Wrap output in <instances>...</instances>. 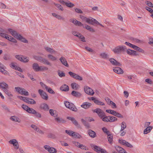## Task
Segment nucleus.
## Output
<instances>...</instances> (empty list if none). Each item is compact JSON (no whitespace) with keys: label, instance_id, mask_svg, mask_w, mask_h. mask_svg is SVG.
I'll list each match as a JSON object with an SVG mask.
<instances>
[{"label":"nucleus","instance_id":"nucleus-29","mask_svg":"<svg viewBox=\"0 0 153 153\" xmlns=\"http://www.w3.org/2000/svg\"><path fill=\"white\" fill-rule=\"evenodd\" d=\"M116 149L119 153H127L124 149L119 146L117 147Z\"/></svg>","mask_w":153,"mask_h":153},{"label":"nucleus","instance_id":"nucleus-57","mask_svg":"<svg viewBox=\"0 0 153 153\" xmlns=\"http://www.w3.org/2000/svg\"><path fill=\"white\" fill-rule=\"evenodd\" d=\"M105 115V113L102 111L100 112V113L98 115L99 117L100 118L102 119Z\"/></svg>","mask_w":153,"mask_h":153},{"label":"nucleus","instance_id":"nucleus-61","mask_svg":"<svg viewBox=\"0 0 153 153\" xmlns=\"http://www.w3.org/2000/svg\"><path fill=\"white\" fill-rule=\"evenodd\" d=\"M78 148L85 150H88L86 148V147L85 145H84L82 144H81L80 143Z\"/></svg>","mask_w":153,"mask_h":153},{"label":"nucleus","instance_id":"nucleus-47","mask_svg":"<svg viewBox=\"0 0 153 153\" xmlns=\"http://www.w3.org/2000/svg\"><path fill=\"white\" fill-rule=\"evenodd\" d=\"M78 37L81 39V41L83 42H86L85 37L83 35H82L81 33L79 34V36Z\"/></svg>","mask_w":153,"mask_h":153},{"label":"nucleus","instance_id":"nucleus-42","mask_svg":"<svg viewBox=\"0 0 153 153\" xmlns=\"http://www.w3.org/2000/svg\"><path fill=\"white\" fill-rule=\"evenodd\" d=\"M68 74L70 75L72 77L74 78L75 79H76L77 74L74 73H73L72 72L69 71L68 72Z\"/></svg>","mask_w":153,"mask_h":153},{"label":"nucleus","instance_id":"nucleus-60","mask_svg":"<svg viewBox=\"0 0 153 153\" xmlns=\"http://www.w3.org/2000/svg\"><path fill=\"white\" fill-rule=\"evenodd\" d=\"M22 56L20 55H16L15 56L16 58L21 62V61H22V60L23 58H22Z\"/></svg>","mask_w":153,"mask_h":153},{"label":"nucleus","instance_id":"nucleus-37","mask_svg":"<svg viewBox=\"0 0 153 153\" xmlns=\"http://www.w3.org/2000/svg\"><path fill=\"white\" fill-rule=\"evenodd\" d=\"M33 114H34V116L36 117L38 119L41 118L42 117L41 114L39 112H37L36 111Z\"/></svg>","mask_w":153,"mask_h":153},{"label":"nucleus","instance_id":"nucleus-49","mask_svg":"<svg viewBox=\"0 0 153 153\" xmlns=\"http://www.w3.org/2000/svg\"><path fill=\"white\" fill-rule=\"evenodd\" d=\"M0 36L6 39L9 38L8 35L2 33H0Z\"/></svg>","mask_w":153,"mask_h":153},{"label":"nucleus","instance_id":"nucleus-46","mask_svg":"<svg viewBox=\"0 0 153 153\" xmlns=\"http://www.w3.org/2000/svg\"><path fill=\"white\" fill-rule=\"evenodd\" d=\"M114 116L120 118H123V116L120 113L115 111L114 115Z\"/></svg>","mask_w":153,"mask_h":153},{"label":"nucleus","instance_id":"nucleus-33","mask_svg":"<svg viewBox=\"0 0 153 153\" xmlns=\"http://www.w3.org/2000/svg\"><path fill=\"white\" fill-rule=\"evenodd\" d=\"M27 100L26 101V102H27L29 104H34L36 103L35 101L33 99L27 98Z\"/></svg>","mask_w":153,"mask_h":153},{"label":"nucleus","instance_id":"nucleus-48","mask_svg":"<svg viewBox=\"0 0 153 153\" xmlns=\"http://www.w3.org/2000/svg\"><path fill=\"white\" fill-rule=\"evenodd\" d=\"M28 109H27V112L29 113H31L32 114H33L35 111V110H34L33 108H28Z\"/></svg>","mask_w":153,"mask_h":153},{"label":"nucleus","instance_id":"nucleus-2","mask_svg":"<svg viewBox=\"0 0 153 153\" xmlns=\"http://www.w3.org/2000/svg\"><path fill=\"white\" fill-rule=\"evenodd\" d=\"M126 49V47L125 46L119 45L115 47L112 51L115 53L118 54L125 52Z\"/></svg>","mask_w":153,"mask_h":153},{"label":"nucleus","instance_id":"nucleus-1","mask_svg":"<svg viewBox=\"0 0 153 153\" xmlns=\"http://www.w3.org/2000/svg\"><path fill=\"white\" fill-rule=\"evenodd\" d=\"M8 31L14 37L21 40L24 43H27L28 42L27 40L22 36L21 35L17 33L16 31L10 28L8 29Z\"/></svg>","mask_w":153,"mask_h":153},{"label":"nucleus","instance_id":"nucleus-64","mask_svg":"<svg viewBox=\"0 0 153 153\" xmlns=\"http://www.w3.org/2000/svg\"><path fill=\"white\" fill-rule=\"evenodd\" d=\"M146 9L151 13L153 12V10L149 7L146 6Z\"/></svg>","mask_w":153,"mask_h":153},{"label":"nucleus","instance_id":"nucleus-21","mask_svg":"<svg viewBox=\"0 0 153 153\" xmlns=\"http://www.w3.org/2000/svg\"><path fill=\"white\" fill-rule=\"evenodd\" d=\"M61 63L65 66L67 67H68V64L65 58L63 57H61L59 59Z\"/></svg>","mask_w":153,"mask_h":153},{"label":"nucleus","instance_id":"nucleus-44","mask_svg":"<svg viewBox=\"0 0 153 153\" xmlns=\"http://www.w3.org/2000/svg\"><path fill=\"white\" fill-rule=\"evenodd\" d=\"M73 135L72 137H74L76 138H80L82 137L81 136L79 133H75L74 132Z\"/></svg>","mask_w":153,"mask_h":153},{"label":"nucleus","instance_id":"nucleus-27","mask_svg":"<svg viewBox=\"0 0 153 153\" xmlns=\"http://www.w3.org/2000/svg\"><path fill=\"white\" fill-rule=\"evenodd\" d=\"M152 129V127L151 126H149L145 129L143 131L144 134H146L150 132Z\"/></svg>","mask_w":153,"mask_h":153},{"label":"nucleus","instance_id":"nucleus-15","mask_svg":"<svg viewBox=\"0 0 153 153\" xmlns=\"http://www.w3.org/2000/svg\"><path fill=\"white\" fill-rule=\"evenodd\" d=\"M113 70L115 73L119 74H122L123 73V70L119 67L113 68Z\"/></svg>","mask_w":153,"mask_h":153},{"label":"nucleus","instance_id":"nucleus-32","mask_svg":"<svg viewBox=\"0 0 153 153\" xmlns=\"http://www.w3.org/2000/svg\"><path fill=\"white\" fill-rule=\"evenodd\" d=\"M81 122L84 124L86 128H90V126L89 123L84 119H82Z\"/></svg>","mask_w":153,"mask_h":153},{"label":"nucleus","instance_id":"nucleus-20","mask_svg":"<svg viewBox=\"0 0 153 153\" xmlns=\"http://www.w3.org/2000/svg\"><path fill=\"white\" fill-rule=\"evenodd\" d=\"M71 94L73 96L76 97H80L82 94L81 93L75 91H73L71 93Z\"/></svg>","mask_w":153,"mask_h":153},{"label":"nucleus","instance_id":"nucleus-45","mask_svg":"<svg viewBox=\"0 0 153 153\" xmlns=\"http://www.w3.org/2000/svg\"><path fill=\"white\" fill-rule=\"evenodd\" d=\"M92 111L96 113H97L98 115L100 113V112H101L102 110L99 108H97L93 110Z\"/></svg>","mask_w":153,"mask_h":153},{"label":"nucleus","instance_id":"nucleus-50","mask_svg":"<svg viewBox=\"0 0 153 153\" xmlns=\"http://www.w3.org/2000/svg\"><path fill=\"white\" fill-rule=\"evenodd\" d=\"M17 97L21 100H22L25 102H26V101L27 100V97H25L21 96H18Z\"/></svg>","mask_w":153,"mask_h":153},{"label":"nucleus","instance_id":"nucleus-43","mask_svg":"<svg viewBox=\"0 0 153 153\" xmlns=\"http://www.w3.org/2000/svg\"><path fill=\"white\" fill-rule=\"evenodd\" d=\"M94 103L97 105H105V103L103 102L99 101V100L96 99V100L94 101Z\"/></svg>","mask_w":153,"mask_h":153},{"label":"nucleus","instance_id":"nucleus-41","mask_svg":"<svg viewBox=\"0 0 153 153\" xmlns=\"http://www.w3.org/2000/svg\"><path fill=\"white\" fill-rule=\"evenodd\" d=\"M4 59L5 60H10L11 58L9 54H5L3 56Z\"/></svg>","mask_w":153,"mask_h":153},{"label":"nucleus","instance_id":"nucleus-36","mask_svg":"<svg viewBox=\"0 0 153 153\" xmlns=\"http://www.w3.org/2000/svg\"><path fill=\"white\" fill-rule=\"evenodd\" d=\"M48 57L50 60L53 61H55L57 59V58L56 57L51 54L48 55Z\"/></svg>","mask_w":153,"mask_h":153},{"label":"nucleus","instance_id":"nucleus-55","mask_svg":"<svg viewBox=\"0 0 153 153\" xmlns=\"http://www.w3.org/2000/svg\"><path fill=\"white\" fill-rule=\"evenodd\" d=\"M48 68L45 67L40 66V71H44L48 70Z\"/></svg>","mask_w":153,"mask_h":153},{"label":"nucleus","instance_id":"nucleus-23","mask_svg":"<svg viewBox=\"0 0 153 153\" xmlns=\"http://www.w3.org/2000/svg\"><path fill=\"white\" fill-rule=\"evenodd\" d=\"M0 87L3 89V91L8 88V85L4 82L0 83Z\"/></svg>","mask_w":153,"mask_h":153},{"label":"nucleus","instance_id":"nucleus-22","mask_svg":"<svg viewBox=\"0 0 153 153\" xmlns=\"http://www.w3.org/2000/svg\"><path fill=\"white\" fill-rule=\"evenodd\" d=\"M89 135L92 138H94L96 136V133L91 130L89 129L88 131Z\"/></svg>","mask_w":153,"mask_h":153},{"label":"nucleus","instance_id":"nucleus-53","mask_svg":"<svg viewBox=\"0 0 153 153\" xmlns=\"http://www.w3.org/2000/svg\"><path fill=\"white\" fill-rule=\"evenodd\" d=\"M4 91L8 96L10 97L13 96V95L10 92H9V91L8 90V89H5V90Z\"/></svg>","mask_w":153,"mask_h":153},{"label":"nucleus","instance_id":"nucleus-3","mask_svg":"<svg viewBox=\"0 0 153 153\" xmlns=\"http://www.w3.org/2000/svg\"><path fill=\"white\" fill-rule=\"evenodd\" d=\"M64 104L66 108L69 109L73 111L76 112L77 109L75 106L72 103H70L68 101H66Z\"/></svg>","mask_w":153,"mask_h":153},{"label":"nucleus","instance_id":"nucleus-17","mask_svg":"<svg viewBox=\"0 0 153 153\" xmlns=\"http://www.w3.org/2000/svg\"><path fill=\"white\" fill-rule=\"evenodd\" d=\"M39 108L40 109L45 111H48L49 109L48 105L45 103H42L40 105Z\"/></svg>","mask_w":153,"mask_h":153},{"label":"nucleus","instance_id":"nucleus-18","mask_svg":"<svg viewBox=\"0 0 153 153\" xmlns=\"http://www.w3.org/2000/svg\"><path fill=\"white\" fill-rule=\"evenodd\" d=\"M70 22H72L76 25L81 26L83 25V24H82L79 21L76 19H70Z\"/></svg>","mask_w":153,"mask_h":153},{"label":"nucleus","instance_id":"nucleus-12","mask_svg":"<svg viewBox=\"0 0 153 153\" xmlns=\"http://www.w3.org/2000/svg\"><path fill=\"white\" fill-rule=\"evenodd\" d=\"M92 105L91 103L86 102H83L82 105H81V106L85 109H88Z\"/></svg>","mask_w":153,"mask_h":153},{"label":"nucleus","instance_id":"nucleus-5","mask_svg":"<svg viewBox=\"0 0 153 153\" xmlns=\"http://www.w3.org/2000/svg\"><path fill=\"white\" fill-rule=\"evenodd\" d=\"M86 22L92 25H93L94 23H95L97 25H100L102 27H104V26H103L102 25L100 24L96 19H94L91 17H90L89 18H87V20H86Z\"/></svg>","mask_w":153,"mask_h":153},{"label":"nucleus","instance_id":"nucleus-51","mask_svg":"<svg viewBox=\"0 0 153 153\" xmlns=\"http://www.w3.org/2000/svg\"><path fill=\"white\" fill-rule=\"evenodd\" d=\"M16 64V63L12 62L10 64V66L11 68L14 69H16V68L17 67L16 65H15V64Z\"/></svg>","mask_w":153,"mask_h":153},{"label":"nucleus","instance_id":"nucleus-24","mask_svg":"<svg viewBox=\"0 0 153 153\" xmlns=\"http://www.w3.org/2000/svg\"><path fill=\"white\" fill-rule=\"evenodd\" d=\"M41 60L40 61L41 62L43 63L45 65H49L51 66V64L46 59L43 58L42 57L41 58Z\"/></svg>","mask_w":153,"mask_h":153},{"label":"nucleus","instance_id":"nucleus-39","mask_svg":"<svg viewBox=\"0 0 153 153\" xmlns=\"http://www.w3.org/2000/svg\"><path fill=\"white\" fill-rule=\"evenodd\" d=\"M45 49L47 51L50 53H54L55 52V51L53 49L48 47H45Z\"/></svg>","mask_w":153,"mask_h":153},{"label":"nucleus","instance_id":"nucleus-19","mask_svg":"<svg viewBox=\"0 0 153 153\" xmlns=\"http://www.w3.org/2000/svg\"><path fill=\"white\" fill-rule=\"evenodd\" d=\"M40 66L37 63H34L32 65V68L35 71H40Z\"/></svg>","mask_w":153,"mask_h":153},{"label":"nucleus","instance_id":"nucleus-31","mask_svg":"<svg viewBox=\"0 0 153 153\" xmlns=\"http://www.w3.org/2000/svg\"><path fill=\"white\" fill-rule=\"evenodd\" d=\"M55 120L59 123H63L66 122L65 120L59 117L56 118Z\"/></svg>","mask_w":153,"mask_h":153},{"label":"nucleus","instance_id":"nucleus-25","mask_svg":"<svg viewBox=\"0 0 153 153\" xmlns=\"http://www.w3.org/2000/svg\"><path fill=\"white\" fill-rule=\"evenodd\" d=\"M71 86L72 89L74 90H77L80 88L79 85L76 83H71Z\"/></svg>","mask_w":153,"mask_h":153},{"label":"nucleus","instance_id":"nucleus-35","mask_svg":"<svg viewBox=\"0 0 153 153\" xmlns=\"http://www.w3.org/2000/svg\"><path fill=\"white\" fill-rule=\"evenodd\" d=\"M120 131H123L126 127V124L125 122L123 121L122 123Z\"/></svg>","mask_w":153,"mask_h":153},{"label":"nucleus","instance_id":"nucleus-30","mask_svg":"<svg viewBox=\"0 0 153 153\" xmlns=\"http://www.w3.org/2000/svg\"><path fill=\"white\" fill-rule=\"evenodd\" d=\"M101 57L104 59H108L109 58V55L105 53H103L100 54Z\"/></svg>","mask_w":153,"mask_h":153},{"label":"nucleus","instance_id":"nucleus-9","mask_svg":"<svg viewBox=\"0 0 153 153\" xmlns=\"http://www.w3.org/2000/svg\"><path fill=\"white\" fill-rule=\"evenodd\" d=\"M126 52L128 54L131 56H137L139 55V53L137 52L134 50H131L130 49H127V48Z\"/></svg>","mask_w":153,"mask_h":153},{"label":"nucleus","instance_id":"nucleus-13","mask_svg":"<svg viewBox=\"0 0 153 153\" xmlns=\"http://www.w3.org/2000/svg\"><path fill=\"white\" fill-rule=\"evenodd\" d=\"M67 119L71 120L72 122L76 126H77L79 128L80 127L79 125L78 124L77 122L75 120L74 118L71 117H67Z\"/></svg>","mask_w":153,"mask_h":153},{"label":"nucleus","instance_id":"nucleus-58","mask_svg":"<svg viewBox=\"0 0 153 153\" xmlns=\"http://www.w3.org/2000/svg\"><path fill=\"white\" fill-rule=\"evenodd\" d=\"M55 5L56 7L59 10L63 11V8L61 5L59 4H55Z\"/></svg>","mask_w":153,"mask_h":153},{"label":"nucleus","instance_id":"nucleus-4","mask_svg":"<svg viewBox=\"0 0 153 153\" xmlns=\"http://www.w3.org/2000/svg\"><path fill=\"white\" fill-rule=\"evenodd\" d=\"M15 88L16 91L22 95L26 96L29 95L28 92L24 88L19 87H16Z\"/></svg>","mask_w":153,"mask_h":153},{"label":"nucleus","instance_id":"nucleus-38","mask_svg":"<svg viewBox=\"0 0 153 153\" xmlns=\"http://www.w3.org/2000/svg\"><path fill=\"white\" fill-rule=\"evenodd\" d=\"M46 89L47 91L50 94H54L55 92L50 87L48 86L46 87Z\"/></svg>","mask_w":153,"mask_h":153},{"label":"nucleus","instance_id":"nucleus-62","mask_svg":"<svg viewBox=\"0 0 153 153\" xmlns=\"http://www.w3.org/2000/svg\"><path fill=\"white\" fill-rule=\"evenodd\" d=\"M72 33L73 35L77 37H78L79 34H80L79 33L75 31H72Z\"/></svg>","mask_w":153,"mask_h":153},{"label":"nucleus","instance_id":"nucleus-14","mask_svg":"<svg viewBox=\"0 0 153 153\" xmlns=\"http://www.w3.org/2000/svg\"><path fill=\"white\" fill-rule=\"evenodd\" d=\"M60 3L65 4L67 6L69 7H72L74 6V4L71 3L70 1H68L66 2L65 1H60Z\"/></svg>","mask_w":153,"mask_h":153},{"label":"nucleus","instance_id":"nucleus-40","mask_svg":"<svg viewBox=\"0 0 153 153\" xmlns=\"http://www.w3.org/2000/svg\"><path fill=\"white\" fill-rule=\"evenodd\" d=\"M57 72L58 74L60 77H62L65 76V73L60 70H58Z\"/></svg>","mask_w":153,"mask_h":153},{"label":"nucleus","instance_id":"nucleus-26","mask_svg":"<svg viewBox=\"0 0 153 153\" xmlns=\"http://www.w3.org/2000/svg\"><path fill=\"white\" fill-rule=\"evenodd\" d=\"M60 89L62 91H69V88L68 85L64 84L60 87Z\"/></svg>","mask_w":153,"mask_h":153},{"label":"nucleus","instance_id":"nucleus-10","mask_svg":"<svg viewBox=\"0 0 153 153\" xmlns=\"http://www.w3.org/2000/svg\"><path fill=\"white\" fill-rule=\"evenodd\" d=\"M38 92L42 99L46 100H48V97L45 92H44L41 89H39L38 90Z\"/></svg>","mask_w":153,"mask_h":153},{"label":"nucleus","instance_id":"nucleus-63","mask_svg":"<svg viewBox=\"0 0 153 153\" xmlns=\"http://www.w3.org/2000/svg\"><path fill=\"white\" fill-rule=\"evenodd\" d=\"M33 58L35 59L38 61L40 62V61L41 60V58H42V57L39 56H33Z\"/></svg>","mask_w":153,"mask_h":153},{"label":"nucleus","instance_id":"nucleus-28","mask_svg":"<svg viewBox=\"0 0 153 153\" xmlns=\"http://www.w3.org/2000/svg\"><path fill=\"white\" fill-rule=\"evenodd\" d=\"M10 119L13 121L20 123L21 120L18 117L16 116H13L10 117Z\"/></svg>","mask_w":153,"mask_h":153},{"label":"nucleus","instance_id":"nucleus-16","mask_svg":"<svg viewBox=\"0 0 153 153\" xmlns=\"http://www.w3.org/2000/svg\"><path fill=\"white\" fill-rule=\"evenodd\" d=\"M109 61L112 65H114L118 66H121V64L119 62H117L113 58H111L109 59Z\"/></svg>","mask_w":153,"mask_h":153},{"label":"nucleus","instance_id":"nucleus-6","mask_svg":"<svg viewBox=\"0 0 153 153\" xmlns=\"http://www.w3.org/2000/svg\"><path fill=\"white\" fill-rule=\"evenodd\" d=\"M91 147L94 149V150L99 153H108L105 150L97 146L93 145Z\"/></svg>","mask_w":153,"mask_h":153},{"label":"nucleus","instance_id":"nucleus-56","mask_svg":"<svg viewBox=\"0 0 153 153\" xmlns=\"http://www.w3.org/2000/svg\"><path fill=\"white\" fill-rule=\"evenodd\" d=\"M145 3L149 7H153V4L151 2L148 1H146L145 2Z\"/></svg>","mask_w":153,"mask_h":153},{"label":"nucleus","instance_id":"nucleus-52","mask_svg":"<svg viewBox=\"0 0 153 153\" xmlns=\"http://www.w3.org/2000/svg\"><path fill=\"white\" fill-rule=\"evenodd\" d=\"M22 58H23L22 61H21L22 62H27L29 61V58H27V57H25L22 56Z\"/></svg>","mask_w":153,"mask_h":153},{"label":"nucleus","instance_id":"nucleus-59","mask_svg":"<svg viewBox=\"0 0 153 153\" xmlns=\"http://www.w3.org/2000/svg\"><path fill=\"white\" fill-rule=\"evenodd\" d=\"M106 111L107 113H108L109 114H111L114 115L115 112V111H114V110H110V109L106 110Z\"/></svg>","mask_w":153,"mask_h":153},{"label":"nucleus","instance_id":"nucleus-8","mask_svg":"<svg viewBox=\"0 0 153 153\" xmlns=\"http://www.w3.org/2000/svg\"><path fill=\"white\" fill-rule=\"evenodd\" d=\"M84 89L85 93L88 94L93 95L94 94V92L93 90L88 86H84Z\"/></svg>","mask_w":153,"mask_h":153},{"label":"nucleus","instance_id":"nucleus-11","mask_svg":"<svg viewBox=\"0 0 153 153\" xmlns=\"http://www.w3.org/2000/svg\"><path fill=\"white\" fill-rule=\"evenodd\" d=\"M9 143L15 147V148L17 149L19 148V145L17 140L16 139H12L9 141Z\"/></svg>","mask_w":153,"mask_h":153},{"label":"nucleus","instance_id":"nucleus-54","mask_svg":"<svg viewBox=\"0 0 153 153\" xmlns=\"http://www.w3.org/2000/svg\"><path fill=\"white\" fill-rule=\"evenodd\" d=\"M65 132L69 135L70 136H71L72 137L73 134H74V132L72 131H70V130H66L65 131Z\"/></svg>","mask_w":153,"mask_h":153},{"label":"nucleus","instance_id":"nucleus-34","mask_svg":"<svg viewBox=\"0 0 153 153\" xmlns=\"http://www.w3.org/2000/svg\"><path fill=\"white\" fill-rule=\"evenodd\" d=\"M49 113L52 116L55 117L57 116V114H56V111L53 109H51L49 110Z\"/></svg>","mask_w":153,"mask_h":153},{"label":"nucleus","instance_id":"nucleus-7","mask_svg":"<svg viewBox=\"0 0 153 153\" xmlns=\"http://www.w3.org/2000/svg\"><path fill=\"white\" fill-rule=\"evenodd\" d=\"M44 148L50 153H56L57 152L55 149L51 147L48 145H45L44 146Z\"/></svg>","mask_w":153,"mask_h":153}]
</instances>
